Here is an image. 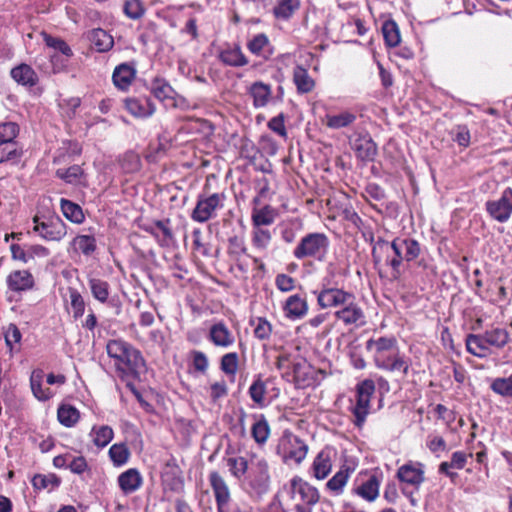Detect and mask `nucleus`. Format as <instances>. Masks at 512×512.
I'll return each mask as SVG.
<instances>
[{"mask_svg": "<svg viewBox=\"0 0 512 512\" xmlns=\"http://www.w3.org/2000/svg\"><path fill=\"white\" fill-rule=\"evenodd\" d=\"M380 481L374 475L369 476L366 480L358 483L356 481L353 492L360 496L362 499L373 502L379 496Z\"/></svg>", "mask_w": 512, "mask_h": 512, "instance_id": "obj_24", "label": "nucleus"}, {"mask_svg": "<svg viewBox=\"0 0 512 512\" xmlns=\"http://www.w3.org/2000/svg\"><path fill=\"white\" fill-rule=\"evenodd\" d=\"M106 350L109 357L114 359V365L121 377L135 372L144 364L141 353L123 340H110Z\"/></svg>", "mask_w": 512, "mask_h": 512, "instance_id": "obj_4", "label": "nucleus"}, {"mask_svg": "<svg viewBox=\"0 0 512 512\" xmlns=\"http://www.w3.org/2000/svg\"><path fill=\"white\" fill-rule=\"evenodd\" d=\"M308 303L305 298L298 294L289 296L284 305L283 311L286 318L290 320H299L304 318L308 313Z\"/></svg>", "mask_w": 512, "mask_h": 512, "instance_id": "obj_19", "label": "nucleus"}, {"mask_svg": "<svg viewBox=\"0 0 512 512\" xmlns=\"http://www.w3.org/2000/svg\"><path fill=\"white\" fill-rule=\"evenodd\" d=\"M89 437L99 449L106 447L114 438V430L109 425H93Z\"/></svg>", "mask_w": 512, "mask_h": 512, "instance_id": "obj_32", "label": "nucleus"}, {"mask_svg": "<svg viewBox=\"0 0 512 512\" xmlns=\"http://www.w3.org/2000/svg\"><path fill=\"white\" fill-rule=\"evenodd\" d=\"M144 230L150 233L163 247L170 246L174 241L169 219L155 221L153 224L145 226Z\"/></svg>", "mask_w": 512, "mask_h": 512, "instance_id": "obj_18", "label": "nucleus"}, {"mask_svg": "<svg viewBox=\"0 0 512 512\" xmlns=\"http://www.w3.org/2000/svg\"><path fill=\"white\" fill-rule=\"evenodd\" d=\"M252 417L254 420L251 427L252 438L259 446H263L269 439L270 425L264 414H254Z\"/></svg>", "mask_w": 512, "mask_h": 512, "instance_id": "obj_30", "label": "nucleus"}, {"mask_svg": "<svg viewBox=\"0 0 512 512\" xmlns=\"http://www.w3.org/2000/svg\"><path fill=\"white\" fill-rule=\"evenodd\" d=\"M276 216V210L270 205H265L262 208H254L251 214L252 226L253 228L269 226L274 223Z\"/></svg>", "mask_w": 512, "mask_h": 512, "instance_id": "obj_33", "label": "nucleus"}, {"mask_svg": "<svg viewBox=\"0 0 512 512\" xmlns=\"http://www.w3.org/2000/svg\"><path fill=\"white\" fill-rule=\"evenodd\" d=\"M251 325L254 326L253 334L259 340H268L272 334V325L265 318H257L251 321Z\"/></svg>", "mask_w": 512, "mask_h": 512, "instance_id": "obj_55", "label": "nucleus"}, {"mask_svg": "<svg viewBox=\"0 0 512 512\" xmlns=\"http://www.w3.org/2000/svg\"><path fill=\"white\" fill-rule=\"evenodd\" d=\"M57 416L62 425L73 427L79 421L80 413L75 407L63 404L58 408Z\"/></svg>", "mask_w": 512, "mask_h": 512, "instance_id": "obj_51", "label": "nucleus"}, {"mask_svg": "<svg viewBox=\"0 0 512 512\" xmlns=\"http://www.w3.org/2000/svg\"><path fill=\"white\" fill-rule=\"evenodd\" d=\"M490 389L503 398H512V375L493 379L490 384Z\"/></svg>", "mask_w": 512, "mask_h": 512, "instance_id": "obj_53", "label": "nucleus"}, {"mask_svg": "<svg viewBox=\"0 0 512 512\" xmlns=\"http://www.w3.org/2000/svg\"><path fill=\"white\" fill-rule=\"evenodd\" d=\"M42 371H34L30 377V385L33 395L40 401L49 400L54 396V391L50 388H43Z\"/></svg>", "mask_w": 512, "mask_h": 512, "instance_id": "obj_41", "label": "nucleus"}, {"mask_svg": "<svg viewBox=\"0 0 512 512\" xmlns=\"http://www.w3.org/2000/svg\"><path fill=\"white\" fill-rule=\"evenodd\" d=\"M121 491L125 494L136 492L143 484V477L136 468L122 472L117 478Z\"/></svg>", "mask_w": 512, "mask_h": 512, "instance_id": "obj_23", "label": "nucleus"}, {"mask_svg": "<svg viewBox=\"0 0 512 512\" xmlns=\"http://www.w3.org/2000/svg\"><path fill=\"white\" fill-rule=\"evenodd\" d=\"M356 156L362 161H373L377 146L369 135H359L352 143Z\"/></svg>", "mask_w": 512, "mask_h": 512, "instance_id": "obj_25", "label": "nucleus"}, {"mask_svg": "<svg viewBox=\"0 0 512 512\" xmlns=\"http://www.w3.org/2000/svg\"><path fill=\"white\" fill-rule=\"evenodd\" d=\"M125 107L131 115L138 118L150 117L156 109L148 97L127 98L125 100Z\"/></svg>", "mask_w": 512, "mask_h": 512, "instance_id": "obj_22", "label": "nucleus"}, {"mask_svg": "<svg viewBox=\"0 0 512 512\" xmlns=\"http://www.w3.org/2000/svg\"><path fill=\"white\" fill-rule=\"evenodd\" d=\"M329 248V239L323 233H309L304 236L293 250L296 259L313 258L322 261Z\"/></svg>", "mask_w": 512, "mask_h": 512, "instance_id": "obj_9", "label": "nucleus"}, {"mask_svg": "<svg viewBox=\"0 0 512 512\" xmlns=\"http://www.w3.org/2000/svg\"><path fill=\"white\" fill-rule=\"evenodd\" d=\"M241 486L252 499H261L271 487L268 461L257 454L250 455V467Z\"/></svg>", "mask_w": 512, "mask_h": 512, "instance_id": "obj_3", "label": "nucleus"}, {"mask_svg": "<svg viewBox=\"0 0 512 512\" xmlns=\"http://www.w3.org/2000/svg\"><path fill=\"white\" fill-rule=\"evenodd\" d=\"M424 469L423 463L409 461L398 468L397 478L401 483L418 489L425 480Z\"/></svg>", "mask_w": 512, "mask_h": 512, "instance_id": "obj_15", "label": "nucleus"}, {"mask_svg": "<svg viewBox=\"0 0 512 512\" xmlns=\"http://www.w3.org/2000/svg\"><path fill=\"white\" fill-rule=\"evenodd\" d=\"M209 483L214 492L217 512L225 511V507L232 504L230 489L225 479L217 471H212L209 474Z\"/></svg>", "mask_w": 512, "mask_h": 512, "instance_id": "obj_16", "label": "nucleus"}, {"mask_svg": "<svg viewBox=\"0 0 512 512\" xmlns=\"http://www.w3.org/2000/svg\"><path fill=\"white\" fill-rule=\"evenodd\" d=\"M486 336V342H488L489 346L495 347L497 349L503 348L510 339L509 332L503 328H493L491 330H487L484 332Z\"/></svg>", "mask_w": 512, "mask_h": 512, "instance_id": "obj_49", "label": "nucleus"}, {"mask_svg": "<svg viewBox=\"0 0 512 512\" xmlns=\"http://www.w3.org/2000/svg\"><path fill=\"white\" fill-rule=\"evenodd\" d=\"M89 39L98 52H106L114 44L112 36L100 28L92 30L89 34Z\"/></svg>", "mask_w": 512, "mask_h": 512, "instance_id": "obj_42", "label": "nucleus"}, {"mask_svg": "<svg viewBox=\"0 0 512 512\" xmlns=\"http://www.w3.org/2000/svg\"><path fill=\"white\" fill-rule=\"evenodd\" d=\"M43 36H44V41L48 47L61 52L66 57L72 56V54H73L72 50L64 40H62L60 38L52 37L46 33H44Z\"/></svg>", "mask_w": 512, "mask_h": 512, "instance_id": "obj_60", "label": "nucleus"}, {"mask_svg": "<svg viewBox=\"0 0 512 512\" xmlns=\"http://www.w3.org/2000/svg\"><path fill=\"white\" fill-rule=\"evenodd\" d=\"M34 283V277L28 270L12 271L7 277L8 288L14 292L30 290Z\"/></svg>", "mask_w": 512, "mask_h": 512, "instance_id": "obj_26", "label": "nucleus"}, {"mask_svg": "<svg viewBox=\"0 0 512 512\" xmlns=\"http://www.w3.org/2000/svg\"><path fill=\"white\" fill-rule=\"evenodd\" d=\"M268 383L269 380H264L259 375L253 380L248 389L251 400L258 408H265L272 402L271 399H268Z\"/></svg>", "mask_w": 512, "mask_h": 512, "instance_id": "obj_21", "label": "nucleus"}, {"mask_svg": "<svg viewBox=\"0 0 512 512\" xmlns=\"http://www.w3.org/2000/svg\"><path fill=\"white\" fill-rule=\"evenodd\" d=\"M328 276L322 280V287L318 292H314L317 295V303L322 309H340L349 300L354 299V294L338 288L332 282V277L335 275L334 268L329 265L327 268Z\"/></svg>", "mask_w": 512, "mask_h": 512, "instance_id": "obj_6", "label": "nucleus"}, {"mask_svg": "<svg viewBox=\"0 0 512 512\" xmlns=\"http://www.w3.org/2000/svg\"><path fill=\"white\" fill-rule=\"evenodd\" d=\"M272 240L271 232L266 228H253L251 232V243L253 248L264 253L267 251Z\"/></svg>", "mask_w": 512, "mask_h": 512, "instance_id": "obj_44", "label": "nucleus"}, {"mask_svg": "<svg viewBox=\"0 0 512 512\" xmlns=\"http://www.w3.org/2000/svg\"><path fill=\"white\" fill-rule=\"evenodd\" d=\"M300 7V0H276L273 14L277 19L288 20Z\"/></svg>", "mask_w": 512, "mask_h": 512, "instance_id": "obj_43", "label": "nucleus"}, {"mask_svg": "<svg viewBox=\"0 0 512 512\" xmlns=\"http://www.w3.org/2000/svg\"><path fill=\"white\" fill-rule=\"evenodd\" d=\"M97 242L93 235H77L70 242L69 251L90 257L96 251Z\"/></svg>", "mask_w": 512, "mask_h": 512, "instance_id": "obj_29", "label": "nucleus"}, {"mask_svg": "<svg viewBox=\"0 0 512 512\" xmlns=\"http://www.w3.org/2000/svg\"><path fill=\"white\" fill-rule=\"evenodd\" d=\"M271 93V86L260 81L253 83L249 88V94L256 108L265 107L271 98Z\"/></svg>", "mask_w": 512, "mask_h": 512, "instance_id": "obj_38", "label": "nucleus"}, {"mask_svg": "<svg viewBox=\"0 0 512 512\" xmlns=\"http://www.w3.org/2000/svg\"><path fill=\"white\" fill-rule=\"evenodd\" d=\"M286 489L290 500L294 503L295 512H313V507L320 499V493L316 487L301 477L294 476Z\"/></svg>", "mask_w": 512, "mask_h": 512, "instance_id": "obj_5", "label": "nucleus"}, {"mask_svg": "<svg viewBox=\"0 0 512 512\" xmlns=\"http://www.w3.org/2000/svg\"><path fill=\"white\" fill-rule=\"evenodd\" d=\"M225 461L231 476L242 483L250 467V458L233 456L228 457Z\"/></svg>", "mask_w": 512, "mask_h": 512, "instance_id": "obj_39", "label": "nucleus"}, {"mask_svg": "<svg viewBox=\"0 0 512 512\" xmlns=\"http://www.w3.org/2000/svg\"><path fill=\"white\" fill-rule=\"evenodd\" d=\"M70 305L74 318H79L84 314L85 302L79 291L75 288H69Z\"/></svg>", "mask_w": 512, "mask_h": 512, "instance_id": "obj_57", "label": "nucleus"}, {"mask_svg": "<svg viewBox=\"0 0 512 512\" xmlns=\"http://www.w3.org/2000/svg\"><path fill=\"white\" fill-rule=\"evenodd\" d=\"M108 455L114 466L121 467L128 462L130 451L125 443H115L109 448Z\"/></svg>", "mask_w": 512, "mask_h": 512, "instance_id": "obj_48", "label": "nucleus"}, {"mask_svg": "<svg viewBox=\"0 0 512 512\" xmlns=\"http://www.w3.org/2000/svg\"><path fill=\"white\" fill-rule=\"evenodd\" d=\"M293 82L300 94L310 93L315 88L314 79L301 65H297L293 70Z\"/></svg>", "mask_w": 512, "mask_h": 512, "instance_id": "obj_34", "label": "nucleus"}, {"mask_svg": "<svg viewBox=\"0 0 512 512\" xmlns=\"http://www.w3.org/2000/svg\"><path fill=\"white\" fill-rule=\"evenodd\" d=\"M382 34L388 47H396L400 43V31L395 21H385L382 25Z\"/></svg>", "mask_w": 512, "mask_h": 512, "instance_id": "obj_52", "label": "nucleus"}, {"mask_svg": "<svg viewBox=\"0 0 512 512\" xmlns=\"http://www.w3.org/2000/svg\"><path fill=\"white\" fill-rule=\"evenodd\" d=\"M248 50L259 57L268 58L272 54L269 38L264 33L254 35L247 43Z\"/></svg>", "mask_w": 512, "mask_h": 512, "instance_id": "obj_36", "label": "nucleus"}, {"mask_svg": "<svg viewBox=\"0 0 512 512\" xmlns=\"http://www.w3.org/2000/svg\"><path fill=\"white\" fill-rule=\"evenodd\" d=\"M60 208L63 215L73 223L80 224L85 220L82 208L70 200L61 198Z\"/></svg>", "mask_w": 512, "mask_h": 512, "instance_id": "obj_45", "label": "nucleus"}, {"mask_svg": "<svg viewBox=\"0 0 512 512\" xmlns=\"http://www.w3.org/2000/svg\"><path fill=\"white\" fill-rule=\"evenodd\" d=\"M4 338L7 347L13 352L14 346L20 343L22 335L18 327L11 323L4 330Z\"/></svg>", "mask_w": 512, "mask_h": 512, "instance_id": "obj_61", "label": "nucleus"}, {"mask_svg": "<svg viewBox=\"0 0 512 512\" xmlns=\"http://www.w3.org/2000/svg\"><path fill=\"white\" fill-rule=\"evenodd\" d=\"M419 243L411 238H395L391 243L378 239L372 249V257L375 264L381 262L382 254H386V263L392 269L394 279L401 275L400 267L403 261L410 262L420 255Z\"/></svg>", "mask_w": 512, "mask_h": 512, "instance_id": "obj_2", "label": "nucleus"}, {"mask_svg": "<svg viewBox=\"0 0 512 512\" xmlns=\"http://www.w3.org/2000/svg\"><path fill=\"white\" fill-rule=\"evenodd\" d=\"M276 453L286 464H300L307 456L308 445L297 435L284 431L278 441Z\"/></svg>", "mask_w": 512, "mask_h": 512, "instance_id": "obj_8", "label": "nucleus"}, {"mask_svg": "<svg viewBox=\"0 0 512 512\" xmlns=\"http://www.w3.org/2000/svg\"><path fill=\"white\" fill-rule=\"evenodd\" d=\"M365 348L372 353L377 368L389 372H400L406 376L410 368V359L400 351L394 336H381L367 340Z\"/></svg>", "mask_w": 512, "mask_h": 512, "instance_id": "obj_1", "label": "nucleus"}, {"mask_svg": "<svg viewBox=\"0 0 512 512\" xmlns=\"http://www.w3.org/2000/svg\"><path fill=\"white\" fill-rule=\"evenodd\" d=\"M220 61L231 67H243L249 63L239 45H227L219 52Z\"/></svg>", "mask_w": 512, "mask_h": 512, "instance_id": "obj_27", "label": "nucleus"}, {"mask_svg": "<svg viewBox=\"0 0 512 512\" xmlns=\"http://www.w3.org/2000/svg\"><path fill=\"white\" fill-rule=\"evenodd\" d=\"M208 339L221 348H229L235 343V337L223 321L214 323L209 329Z\"/></svg>", "mask_w": 512, "mask_h": 512, "instance_id": "obj_17", "label": "nucleus"}, {"mask_svg": "<svg viewBox=\"0 0 512 512\" xmlns=\"http://www.w3.org/2000/svg\"><path fill=\"white\" fill-rule=\"evenodd\" d=\"M151 92L159 100H165L171 97L173 89L165 81L157 79L152 84Z\"/></svg>", "mask_w": 512, "mask_h": 512, "instance_id": "obj_62", "label": "nucleus"}, {"mask_svg": "<svg viewBox=\"0 0 512 512\" xmlns=\"http://www.w3.org/2000/svg\"><path fill=\"white\" fill-rule=\"evenodd\" d=\"M489 344L486 342L485 334H469L466 337V349L467 351L478 357L485 358L489 355Z\"/></svg>", "mask_w": 512, "mask_h": 512, "instance_id": "obj_31", "label": "nucleus"}, {"mask_svg": "<svg viewBox=\"0 0 512 512\" xmlns=\"http://www.w3.org/2000/svg\"><path fill=\"white\" fill-rule=\"evenodd\" d=\"M56 176L69 184L87 185L83 169L79 165H73L69 168H60L56 171Z\"/></svg>", "mask_w": 512, "mask_h": 512, "instance_id": "obj_40", "label": "nucleus"}, {"mask_svg": "<svg viewBox=\"0 0 512 512\" xmlns=\"http://www.w3.org/2000/svg\"><path fill=\"white\" fill-rule=\"evenodd\" d=\"M488 215L499 223L507 222L512 215V188H505L500 197L485 203Z\"/></svg>", "mask_w": 512, "mask_h": 512, "instance_id": "obj_13", "label": "nucleus"}, {"mask_svg": "<svg viewBox=\"0 0 512 512\" xmlns=\"http://www.w3.org/2000/svg\"><path fill=\"white\" fill-rule=\"evenodd\" d=\"M11 77L18 83L24 86H34L38 82L36 72L27 64H20L14 67L11 72Z\"/></svg>", "mask_w": 512, "mask_h": 512, "instance_id": "obj_37", "label": "nucleus"}, {"mask_svg": "<svg viewBox=\"0 0 512 512\" xmlns=\"http://www.w3.org/2000/svg\"><path fill=\"white\" fill-rule=\"evenodd\" d=\"M88 285L93 297L101 303L107 302L110 295V285L107 281L96 277L88 279Z\"/></svg>", "mask_w": 512, "mask_h": 512, "instance_id": "obj_47", "label": "nucleus"}, {"mask_svg": "<svg viewBox=\"0 0 512 512\" xmlns=\"http://www.w3.org/2000/svg\"><path fill=\"white\" fill-rule=\"evenodd\" d=\"M161 481L164 491L178 493L183 489V478L181 471L175 464H167L161 474Z\"/></svg>", "mask_w": 512, "mask_h": 512, "instance_id": "obj_20", "label": "nucleus"}, {"mask_svg": "<svg viewBox=\"0 0 512 512\" xmlns=\"http://www.w3.org/2000/svg\"><path fill=\"white\" fill-rule=\"evenodd\" d=\"M228 394V388L226 381L221 379L210 385L209 396L212 402L216 403L219 399L225 397Z\"/></svg>", "mask_w": 512, "mask_h": 512, "instance_id": "obj_64", "label": "nucleus"}, {"mask_svg": "<svg viewBox=\"0 0 512 512\" xmlns=\"http://www.w3.org/2000/svg\"><path fill=\"white\" fill-rule=\"evenodd\" d=\"M334 316L346 327L359 328L366 324L365 313L355 298L336 310Z\"/></svg>", "mask_w": 512, "mask_h": 512, "instance_id": "obj_14", "label": "nucleus"}, {"mask_svg": "<svg viewBox=\"0 0 512 512\" xmlns=\"http://www.w3.org/2000/svg\"><path fill=\"white\" fill-rule=\"evenodd\" d=\"M375 392V383L371 379H365L356 386V400L351 408V412L355 418L354 424L362 427L370 413V401Z\"/></svg>", "mask_w": 512, "mask_h": 512, "instance_id": "obj_10", "label": "nucleus"}, {"mask_svg": "<svg viewBox=\"0 0 512 512\" xmlns=\"http://www.w3.org/2000/svg\"><path fill=\"white\" fill-rule=\"evenodd\" d=\"M352 469L349 467H342L327 483L326 487L328 490L336 495H340L343 492V488L347 484V481L352 473Z\"/></svg>", "mask_w": 512, "mask_h": 512, "instance_id": "obj_46", "label": "nucleus"}, {"mask_svg": "<svg viewBox=\"0 0 512 512\" xmlns=\"http://www.w3.org/2000/svg\"><path fill=\"white\" fill-rule=\"evenodd\" d=\"M32 485L35 489H55L60 485V480L54 475H35L32 479Z\"/></svg>", "mask_w": 512, "mask_h": 512, "instance_id": "obj_58", "label": "nucleus"}, {"mask_svg": "<svg viewBox=\"0 0 512 512\" xmlns=\"http://www.w3.org/2000/svg\"><path fill=\"white\" fill-rule=\"evenodd\" d=\"M296 356L285 349H280V353L276 358V368L282 373L283 377H289L291 374V367Z\"/></svg>", "mask_w": 512, "mask_h": 512, "instance_id": "obj_54", "label": "nucleus"}, {"mask_svg": "<svg viewBox=\"0 0 512 512\" xmlns=\"http://www.w3.org/2000/svg\"><path fill=\"white\" fill-rule=\"evenodd\" d=\"M239 366V357L236 352H230L221 357L220 369L226 374L234 376Z\"/></svg>", "mask_w": 512, "mask_h": 512, "instance_id": "obj_56", "label": "nucleus"}, {"mask_svg": "<svg viewBox=\"0 0 512 512\" xmlns=\"http://www.w3.org/2000/svg\"><path fill=\"white\" fill-rule=\"evenodd\" d=\"M307 368V364L302 359H297L293 361L292 367H291V374L288 379H292L297 384H300L301 382L305 381V372L304 370Z\"/></svg>", "mask_w": 512, "mask_h": 512, "instance_id": "obj_63", "label": "nucleus"}, {"mask_svg": "<svg viewBox=\"0 0 512 512\" xmlns=\"http://www.w3.org/2000/svg\"><path fill=\"white\" fill-rule=\"evenodd\" d=\"M124 13L131 19H139L145 13V7L141 0H127L124 5Z\"/></svg>", "mask_w": 512, "mask_h": 512, "instance_id": "obj_59", "label": "nucleus"}, {"mask_svg": "<svg viewBox=\"0 0 512 512\" xmlns=\"http://www.w3.org/2000/svg\"><path fill=\"white\" fill-rule=\"evenodd\" d=\"M33 231L46 241H60L67 234L65 222L56 215L35 216Z\"/></svg>", "mask_w": 512, "mask_h": 512, "instance_id": "obj_11", "label": "nucleus"}, {"mask_svg": "<svg viewBox=\"0 0 512 512\" xmlns=\"http://www.w3.org/2000/svg\"><path fill=\"white\" fill-rule=\"evenodd\" d=\"M332 469V460L330 451L328 450H322L318 453V455L315 457L313 464H312V470L313 475L319 479H325Z\"/></svg>", "mask_w": 512, "mask_h": 512, "instance_id": "obj_35", "label": "nucleus"}, {"mask_svg": "<svg viewBox=\"0 0 512 512\" xmlns=\"http://www.w3.org/2000/svg\"><path fill=\"white\" fill-rule=\"evenodd\" d=\"M136 76V69L127 64L118 65L113 72L112 80L114 85L120 90H127Z\"/></svg>", "mask_w": 512, "mask_h": 512, "instance_id": "obj_28", "label": "nucleus"}, {"mask_svg": "<svg viewBox=\"0 0 512 512\" xmlns=\"http://www.w3.org/2000/svg\"><path fill=\"white\" fill-rule=\"evenodd\" d=\"M19 126L15 122L0 124V163L20 156L21 148L16 140Z\"/></svg>", "mask_w": 512, "mask_h": 512, "instance_id": "obj_12", "label": "nucleus"}, {"mask_svg": "<svg viewBox=\"0 0 512 512\" xmlns=\"http://www.w3.org/2000/svg\"><path fill=\"white\" fill-rule=\"evenodd\" d=\"M226 194L201 193L198 195L195 208L192 210L191 218L197 223H205L217 217L218 212L225 206Z\"/></svg>", "mask_w": 512, "mask_h": 512, "instance_id": "obj_7", "label": "nucleus"}, {"mask_svg": "<svg viewBox=\"0 0 512 512\" xmlns=\"http://www.w3.org/2000/svg\"><path fill=\"white\" fill-rule=\"evenodd\" d=\"M356 120V115L350 111H343L336 115L326 116V125L331 129H341L350 126Z\"/></svg>", "mask_w": 512, "mask_h": 512, "instance_id": "obj_50", "label": "nucleus"}]
</instances>
